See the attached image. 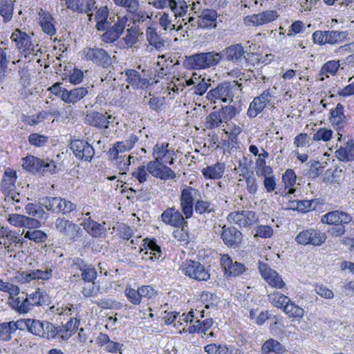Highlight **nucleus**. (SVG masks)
I'll use <instances>...</instances> for the list:
<instances>
[{"instance_id": "obj_22", "label": "nucleus", "mask_w": 354, "mask_h": 354, "mask_svg": "<svg viewBox=\"0 0 354 354\" xmlns=\"http://www.w3.org/2000/svg\"><path fill=\"white\" fill-rule=\"evenodd\" d=\"M146 39L149 42V46L147 47L148 52H151L153 48L158 51H162L165 48V41L159 35L157 30L151 27H148L146 30Z\"/></svg>"}, {"instance_id": "obj_30", "label": "nucleus", "mask_w": 354, "mask_h": 354, "mask_svg": "<svg viewBox=\"0 0 354 354\" xmlns=\"http://www.w3.org/2000/svg\"><path fill=\"white\" fill-rule=\"evenodd\" d=\"M199 19V26L201 28H207L210 27H216L215 21L217 18V12L214 10L205 9L198 17Z\"/></svg>"}, {"instance_id": "obj_24", "label": "nucleus", "mask_w": 354, "mask_h": 354, "mask_svg": "<svg viewBox=\"0 0 354 354\" xmlns=\"http://www.w3.org/2000/svg\"><path fill=\"white\" fill-rule=\"evenodd\" d=\"M221 263L225 274L228 276H239L245 270V266L243 263L237 261L233 262L232 259L227 254H224L221 257Z\"/></svg>"}, {"instance_id": "obj_34", "label": "nucleus", "mask_w": 354, "mask_h": 354, "mask_svg": "<svg viewBox=\"0 0 354 354\" xmlns=\"http://www.w3.org/2000/svg\"><path fill=\"white\" fill-rule=\"evenodd\" d=\"M22 160L24 169L32 173H39L41 164L44 163V159H40L33 156H28L23 158Z\"/></svg>"}, {"instance_id": "obj_38", "label": "nucleus", "mask_w": 354, "mask_h": 354, "mask_svg": "<svg viewBox=\"0 0 354 354\" xmlns=\"http://www.w3.org/2000/svg\"><path fill=\"white\" fill-rule=\"evenodd\" d=\"M269 301L276 308L283 309L290 301V298L283 294L274 291L268 295Z\"/></svg>"}, {"instance_id": "obj_17", "label": "nucleus", "mask_w": 354, "mask_h": 354, "mask_svg": "<svg viewBox=\"0 0 354 354\" xmlns=\"http://www.w3.org/2000/svg\"><path fill=\"white\" fill-rule=\"evenodd\" d=\"M147 169L153 176L162 180L174 179L176 177V174L171 168L156 159L147 163Z\"/></svg>"}, {"instance_id": "obj_51", "label": "nucleus", "mask_w": 354, "mask_h": 354, "mask_svg": "<svg viewBox=\"0 0 354 354\" xmlns=\"http://www.w3.org/2000/svg\"><path fill=\"white\" fill-rule=\"evenodd\" d=\"M26 212L37 218H46L47 214L41 207H37L33 203H28L25 207Z\"/></svg>"}, {"instance_id": "obj_10", "label": "nucleus", "mask_w": 354, "mask_h": 354, "mask_svg": "<svg viewBox=\"0 0 354 354\" xmlns=\"http://www.w3.org/2000/svg\"><path fill=\"white\" fill-rule=\"evenodd\" d=\"M180 270L186 276L197 281H207L210 277L208 270L196 261H187L181 266Z\"/></svg>"}, {"instance_id": "obj_45", "label": "nucleus", "mask_w": 354, "mask_h": 354, "mask_svg": "<svg viewBox=\"0 0 354 354\" xmlns=\"http://www.w3.org/2000/svg\"><path fill=\"white\" fill-rule=\"evenodd\" d=\"M108 11L106 7L100 8L95 15L97 20L96 28L98 30H104L106 28Z\"/></svg>"}, {"instance_id": "obj_43", "label": "nucleus", "mask_w": 354, "mask_h": 354, "mask_svg": "<svg viewBox=\"0 0 354 354\" xmlns=\"http://www.w3.org/2000/svg\"><path fill=\"white\" fill-rule=\"evenodd\" d=\"M139 35L140 28L138 26L133 24L131 28L127 29V35L124 38L127 46L131 47L133 45H134L138 41Z\"/></svg>"}, {"instance_id": "obj_6", "label": "nucleus", "mask_w": 354, "mask_h": 354, "mask_svg": "<svg viewBox=\"0 0 354 354\" xmlns=\"http://www.w3.org/2000/svg\"><path fill=\"white\" fill-rule=\"evenodd\" d=\"M41 204L53 213L66 214L75 209L76 205L61 197H45Z\"/></svg>"}, {"instance_id": "obj_9", "label": "nucleus", "mask_w": 354, "mask_h": 354, "mask_svg": "<svg viewBox=\"0 0 354 354\" xmlns=\"http://www.w3.org/2000/svg\"><path fill=\"white\" fill-rule=\"evenodd\" d=\"M199 195V191L192 187L185 186L180 192V205L186 218L192 216L194 207V199Z\"/></svg>"}, {"instance_id": "obj_21", "label": "nucleus", "mask_w": 354, "mask_h": 354, "mask_svg": "<svg viewBox=\"0 0 354 354\" xmlns=\"http://www.w3.org/2000/svg\"><path fill=\"white\" fill-rule=\"evenodd\" d=\"M179 210L176 209L174 207L167 208L161 214L162 221L171 226L180 227L183 224H187L185 221V216H183Z\"/></svg>"}, {"instance_id": "obj_13", "label": "nucleus", "mask_w": 354, "mask_h": 354, "mask_svg": "<svg viewBox=\"0 0 354 354\" xmlns=\"http://www.w3.org/2000/svg\"><path fill=\"white\" fill-rule=\"evenodd\" d=\"M259 272L263 279L272 288L284 290L286 285L277 271L265 263H259Z\"/></svg>"}, {"instance_id": "obj_28", "label": "nucleus", "mask_w": 354, "mask_h": 354, "mask_svg": "<svg viewBox=\"0 0 354 354\" xmlns=\"http://www.w3.org/2000/svg\"><path fill=\"white\" fill-rule=\"evenodd\" d=\"M196 214L200 216L211 215L214 216L216 214V207L211 202L203 200L201 198H196L194 203V209Z\"/></svg>"}, {"instance_id": "obj_48", "label": "nucleus", "mask_w": 354, "mask_h": 354, "mask_svg": "<svg viewBox=\"0 0 354 354\" xmlns=\"http://www.w3.org/2000/svg\"><path fill=\"white\" fill-rule=\"evenodd\" d=\"M25 238L33 241L37 243H44L47 239V234L41 230H28L24 235Z\"/></svg>"}, {"instance_id": "obj_49", "label": "nucleus", "mask_w": 354, "mask_h": 354, "mask_svg": "<svg viewBox=\"0 0 354 354\" xmlns=\"http://www.w3.org/2000/svg\"><path fill=\"white\" fill-rule=\"evenodd\" d=\"M307 175L311 178H315L321 175L324 171V167L319 161L310 160L308 162Z\"/></svg>"}, {"instance_id": "obj_25", "label": "nucleus", "mask_w": 354, "mask_h": 354, "mask_svg": "<svg viewBox=\"0 0 354 354\" xmlns=\"http://www.w3.org/2000/svg\"><path fill=\"white\" fill-rule=\"evenodd\" d=\"M124 28L125 21L123 19H118V21L102 35V40L106 43L116 41L124 32Z\"/></svg>"}, {"instance_id": "obj_3", "label": "nucleus", "mask_w": 354, "mask_h": 354, "mask_svg": "<svg viewBox=\"0 0 354 354\" xmlns=\"http://www.w3.org/2000/svg\"><path fill=\"white\" fill-rule=\"evenodd\" d=\"M16 180L15 171L6 170L1 184V191L5 195L6 202L21 203L22 200H25L24 197L14 192Z\"/></svg>"}, {"instance_id": "obj_64", "label": "nucleus", "mask_w": 354, "mask_h": 354, "mask_svg": "<svg viewBox=\"0 0 354 354\" xmlns=\"http://www.w3.org/2000/svg\"><path fill=\"white\" fill-rule=\"evenodd\" d=\"M205 351L207 354H226V346L210 344L205 347Z\"/></svg>"}, {"instance_id": "obj_44", "label": "nucleus", "mask_w": 354, "mask_h": 354, "mask_svg": "<svg viewBox=\"0 0 354 354\" xmlns=\"http://www.w3.org/2000/svg\"><path fill=\"white\" fill-rule=\"evenodd\" d=\"M46 321H40L39 319H30L28 326V331L37 336L42 337L44 331V326Z\"/></svg>"}, {"instance_id": "obj_29", "label": "nucleus", "mask_w": 354, "mask_h": 354, "mask_svg": "<svg viewBox=\"0 0 354 354\" xmlns=\"http://www.w3.org/2000/svg\"><path fill=\"white\" fill-rule=\"evenodd\" d=\"M64 92L63 101L67 104H75L87 95L88 90L85 87H78L70 91L66 89Z\"/></svg>"}, {"instance_id": "obj_26", "label": "nucleus", "mask_w": 354, "mask_h": 354, "mask_svg": "<svg viewBox=\"0 0 354 354\" xmlns=\"http://www.w3.org/2000/svg\"><path fill=\"white\" fill-rule=\"evenodd\" d=\"M8 303L10 307L19 314H26L32 309L30 301L28 297L22 298L21 297H12L8 298Z\"/></svg>"}, {"instance_id": "obj_31", "label": "nucleus", "mask_w": 354, "mask_h": 354, "mask_svg": "<svg viewBox=\"0 0 354 354\" xmlns=\"http://www.w3.org/2000/svg\"><path fill=\"white\" fill-rule=\"evenodd\" d=\"M10 39L15 43V46L19 50H23L25 47H28L30 45L31 37L19 28L14 30Z\"/></svg>"}, {"instance_id": "obj_12", "label": "nucleus", "mask_w": 354, "mask_h": 354, "mask_svg": "<svg viewBox=\"0 0 354 354\" xmlns=\"http://www.w3.org/2000/svg\"><path fill=\"white\" fill-rule=\"evenodd\" d=\"M55 227L57 232L70 241H75L80 237V227L75 223L64 218H57L55 222Z\"/></svg>"}, {"instance_id": "obj_47", "label": "nucleus", "mask_w": 354, "mask_h": 354, "mask_svg": "<svg viewBox=\"0 0 354 354\" xmlns=\"http://www.w3.org/2000/svg\"><path fill=\"white\" fill-rule=\"evenodd\" d=\"M188 5L183 0H174L170 9L173 12L175 17H183L187 12Z\"/></svg>"}, {"instance_id": "obj_11", "label": "nucleus", "mask_w": 354, "mask_h": 354, "mask_svg": "<svg viewBox=\"0 0 354 354\" xmlns=\"http://www.w3.org/2000/svg\"><path fill=\"white\" fill-rule=\"evenodd\" d=\"M233 89L234 86L230 82H224L211 89L207 93L206 98L211 103H216L218 100L223 102H232L234 97Z\"/></svg>"}, {"instance_id": "obj_20", "label": "nucleus", "mask_w": 354, "mask_h": 354, "mask_svg": "<svg viewBox=\"0 0 354 354\" xmlns=\"http://www.w3.org/2000/svg\"><path fill=\"white\" fill-rule=\"evenodd\" d=\"M352 217L348 214L342 211H332L323 215L321 221L323 223L333 225H344L349 223Z\"/></svg>"}, {"instance_id": "obj_32", "label": "nucleus", "mask_w": 354, "mask_h": 354, "mask_svg": "<svg viewBox=\"0 0 354 354\" xmlns=\"http://www.w3.org/2000/svg\"><path fill=\"white\" fill-rule=\"evenodd\" d=\"M286 351V348L279 342L274 339L266 341L261 346V354H282Z\"/></svg>"}, {"instance_id": "obj_5", "label": "nucleus", "mask_w": 354, "mask_h": 354, "mask_svg": "<svg viewBox=\"0 0 354 354\" xmlns=\"http://www.w3.org/2000/svg\"><path fill=\"white\" fill-rule=\"evenodd\" d=\"M219 53L221 54L222 57L225 56L226 60L235 64L241 62L243 57L245 59L247 62H250V61H259L257 54L248 53L245 55V51L241 44H236L226 47Z\"/></svg>"}, {"instance_id": "obj_18", "label": "nucleus", "mask_w": 354, "mask_h": 354, "mask_svg": "<svg viewBox=\"0 0 354 354\" xmlns=\"http://www.w3.org/2000/svg\"><path fill=\"white\" fill-rule=\"evenodd\" d=\"M221 238L228 248H236L241 245L243 236L236 227L224 225L222 227Z\"/></svg>"}, {"instance_id": "obj_37", "label": "nucleus", "mask_w": 354, "mask_h": 354, "mask_svg": "<svg viewBox=\"0 0 354 354\" xmlns=\"http://www.w3.org/2000/svg\"><path fill=\"white\" fill-rule=\"evenodd\" d=\"M62 169V164L50 159H44V163L41 164L40 172L43 175L48 174H56Z\"/></svg>"}, {"instance_id": "obj_54", "label": "nucleus", "mask_w": 354, "mask_h": 354, "mask_svg": "<svg viewBox=\"0 0 354 354\" xmlns=\"http://www.w3.org/2000/svg\"><path fill=\"white\" fill-rule=\"evenodd\" d=\"M132 156L126 155L122 156L121 159L115 160V165H117L118 168L120 171V174H124L126 171L129 169V167L131 164V158Z\"/></svg>"}, {"instance_id": "obj_55", "label": "nucleus", "mask_w": 354, "mask_h": 354, "mask_svg": "<svg viewBox=\"0 0 354 354\" xmlns=\"http://www.w3.org/2000/svg\"><path fill=\"white\" fill-rule=\"evenodd\" d=\"M209 82V79L205 80V78H203L202 80H200L199 78L196 85L192 88L194 93L199 95L205 93L207 89L210 86Z\"/></svg>"}, {"instance_id": "obj_7", "label": "nucleus", "mask_w": 354, "mask_h": 354, "mask_svg": "<svg viewBox=\"0 0 354 354\" xmlns=\"http://www.w3.org/2000/svg\"><path fill=\"white\" fill-rule=\"evenodd\" d=\"M295 240L298 244L303 245L320 246L326 241V235L319 230L308 228L300 232Z\"/></svg>"}, {"instance_id": "obj_41", "label": "nucleus", "mask_w": 354, "mask_h": 354, "mask_svg": "<svg viewBox=\"0 0 354 354\" xmlns=\"http://www.w3.org/2000/svg\"><path fill=\"white\" fill-rule=\"evenodd\" d=\"M283 311L290 318L295 319L301 318L303 317L304 314V309L299 307V306L296 305L294 302L291 301L290 300L283 309Z\"/></svg>"}, {"instance_id": "obj_63", "label": "nucleus", "mask_w": 354, "mask_h": 354, "mask_svg": "<svg viewBox=\"0 0 354 354\" xmlns=\"http://www.w3.org/2000/svg\"><path fill=\"white\" fill-rule=\"evenodd\" d=\"M126 296L128 299L133 304H139L141 301V297L139 289L127 288L125 290Z\"/></svg>"}, {"instance_id": "obj_60", "label": "nucleus", "mask_w": 354, "mask_h": 354, "mask_svg": "<svg viewBox=\"0 0 354 354\" xmlns=\"http://www.w3.org/2000/svg\"><path fill=\"white\" fill-rule=\"evenodd\" d=\"M126 81L133 87L138 86L140 80V73L134 69H128L125 71Z\"/></svg>"}, {"instance_id": "obj_46", "label": "nucleus", "mask_w": 354, "mask_h": 354, "mask_svg": "<svg viewBox=\"0 0 354 354\" xmlns=\"http://www.w3.org/2000/svg\"><path fill=\"white\" fill-rule=\"evenodd\" d=\"M223 122H224L218 111H214L206 117V127L209 129L216 128Z\"/></svg>"}, {"instance_id": "obj_14", "label": "nucleus", "mask_w": 354, "mask_h": 354, "mask_svg": "<svg viewBox=\"0 0 354 354\" xmlns=\"http://www.w3.org/2000/svg\"><path fill=\"white\" fill-rule=\"evenodd\" d=\"M70 148L75 156L82 160L90 162L95 154L92 145L84 140H72Z\"/></svg>"}, {"instance_id": "obj_61", "label": "nucleus", "mask_w": 354, "mask_h": 354, "mask_svg": "<svg viewBox=\"0 0 354 354\" xmlns=\"http://www.w3.org/2000/svg\"><path fill=\"white\" fill-rule=\"evenodd\" d=\"M297 176L292 169H287L282 176V182L285 185V188L292 187L295 184Z\"/></svg>"}, {"instance_id": "obj_52", "label": "nucleus", "mask_w": 354, "mask_h": 354, "mask_svg": "<svg viewBox=\"0 0 354 354\" xmlns=\"http://www.w3.org/2000/svg\"><path fill=\"white\" fill-rule=\"evenodd\" d=\"M169 144L167 142L157 143L153 149V156L156 160H162V158L169 152L168 149Z\"/></svg>"}, {"instance_id": "obj_23", "label": "nucleus", "mask_w": 354, "mask_h": 354, "mask_svg": "<svg viewBox=\"0 0 354 354\" xmlns=\"http://www.w3.org/2000/svg\"><path fill=\"white\" fill-rule=\"evenodd\" d=\"M114 119L115 118L111 115H108L107 113L92 112L86 115L88 123L100 129H107L109 124L112 123Z\"/></svg>"}, {"instance_id": "obj_36", "label": "nucleus", "mask_w": 354, "mask_h": 354, "mask_svg": "<svg viewBox=\"0 0 354 354\" xmlns=\"http://www.w3.org/2000/svg\"><path fill=\"white\" fill-rule=\"evenodd\" d=\"M0 238L3 239V245L8 252L13 251L15 247H17L18 245H21L23 243L21 239L12 232H8L5 235H1Z\"/></svg>"}, {"instance_id": "obj_27", "label": "nucleus", "mask_w": 354, "mask_h": 354, "mask_svg": "<svg viewBox=\"0 0 354 354\" xmlns=\"http://www.w3.org/2000/svg\"><path fill=\"white\" fill-rule=\"evenodd\" d=\"M337 158L341 162H352L354 160V141L348 140L343 146L335 151Z\"/></svg>"}, {"instance_id": "obj_4", "label": "nucleus", "mask_w": 354, "mask_h": 354, "mask_svg": "<svg viewBox=\"0 0 354 354\" xmlns=\"http://www.w3.org/2000/svg\"><path fill=\"white\" fill-rule=\"evenodd\" d=\"M113 1L117 6L126 9L133 24L143 23L148 19H151L147 12L140 8L138 0H113Z\"/></svg>"}, {"instance_id": "obj_59", "label": "nucleus", "mask_w": 354, "mask_h": 354, "mask_svg": "<svg viewBox=\"0 0 354 354\" xmlns=\"http://www.w3.org/2000/svg\"><path fill=\"white\" fill-rule=\"evenodd\" d=\"M28 141L30 145L40 147L47 142L48 138L38 133H32L28 137Z\"/></svg>"}, {"instance_id": "obj_58", "label": "nucleus", "mask_w": 354, "mask_h": 354, "mask_svg": "<svg viewBox=\"0 0 354 354\" xmlns=\"http://www.w3.org/2000/svg\"><path fill=\"white\" fill-rule=\"evenodd\" d=\"M58 333V328L49 322H46L42 337L48 339L55 338Z\"/></svg>"}, {"instance_id": "obj_1", "label": "nucleus", "mask_w": 354, "mask_h": 354, "mask_svg": "<svg viewBox=\"0 0 354 354\" xmlns=\"http://www.w3.org/2000/svg\"><path fill=\"white\" fill-rule=\"evenodd\" d=\"M221 59V54L214 51L198 53L186 57L184 65L190 69H206L216 66Z\"/></svg>"}, {"instance_id": "obj_56", "label": "nucleus", "mask_w": 354, "mask_h": 354, "mask_svg": "<svg viewBox=\"0 0 354 354\" xmlns=\"http://www.w3.org/2000/svg\"><path fill=\"white\" fill-rule=\"evenodd\" d=\"M263 109L264 108L262 106L261 104L259 103L256 97H254L249 106L247 113L250 118H255Z\"/></svg>"}, {"instance_id": "obj_16", "label": "nucleus", "mask_w": 354, "mask_h": 354, "mask_svg": "<svg viewBox=\"0 0 354 354\" xmlns=\"http://www.w3.org/2000/svg\"><path fill=\"white\" fill-rule=\"evenodd\" d=\"M230 223L238 225L239 227H248L254 223L257 218L255 212L250 210L232 212L227 217Z\"/></svg>"}, {"instance_id": "obj_42", "label": "nucleus", "mask_w": 354, "mask_h": 354, "mask_svg": "<svg viewBox=\"0 0 354 354\" xmlns=\"http://www.w3.org/2000/svg\"><path fill=\"white\" fill-rule=\"evenodd\" d=\"M339 60H330L325 63L320 71L319 75H325L328 77L329 75H334L339 68Z\"/></svg>"}, {"instance_id": "obj_8", "label": "nucleus", "mask_w": 354, "mask_h": 354, "mask_svg": "<svg viewBox=\"0 0 354 354\" xmlns=\"http://www.w3.org/2000/svg\"><path fill=\"white\" fill-rule=\"evenodd\" d=\"M82 56L86 61L108 68L111 65L112 59L109 53L103 48L97 47H86L82 50Z\"/></svg>"}, {"instance_id": "obj_33", "label": "nucleus", "mask_w": 354, "mask_h": 354, "mask_svg": "<svg viewBox=\"0 0 354 354\" xmlns=\"http://www.w3.org/2000/svg\"><path fill=\"white\" fill-rule=\"evenodd\" d=\"M224 169V165L217 162L214 165L203 168L202 169V174L205 178L218 179L222 177Z\"/></svg>"}, {"instance_id": "obj_62", "label": "nucleus", "mask_w": 354, "mask_h": 354, "mask_svg": "<svg viewBox=\"0 0 354 354\" xmlns=\"http://www.w3.org/2000/svg\"><path fill=\"white\" fill-rule=\"evenodd\" d=\"M32 271L34 279L48 280L52 277V270L50 268H46L44 270L37 269Z\"/></svg>"}, {"instance_id": "obj_15", "label": "nucleus", "mask_w": 354, "mask_h": 354, "mask_svg": "<svg viewBox=\"0 0 354 354\" xmlns=\"http://www.w3.org/2000/svg\"><path fill=\"white\" fill-rule=\"evenodd\" d=\"M330 113L329 122L337 131L338 140H340L343 135V129L347 125V119L344 113V106L338 103L335 109L330 110Z\"/></svg>"}, {"instance_id": "obj_19", "label": "nucleus", "mask_w": 354, "mask_h": 354, "mask_svg": "<svg viewBox=\"0 0 354 354\" xmlns=\"http://www.w3.org/2000/svg\"><path fill=\"white\" fill-rule=\"evenodd\" d=\"M279 17L275 10H266L258 14L247 16L244 19L245 24L248 26H262L274 21Z\"/></svg>"}, {"instance_id": "obj_50", "label": "nucleus", "mask_w": 354, "mask_h": 354, "mask_svg": "<svg viewBox=\"0 0 354 354\" xmlns=\"http://www.w3.org/2000/svg\"><path fill=\"white\" fill-rule=\"evenodd\" d=\"M13 328L10 322L0 324V340L10 341L12 339V335L15 333Z\"/></svg>"}, {"instance_id": "obj_39", "label": "nucleus", "mask_w": 354, "mask_h": 354, "mask_svg": "<svg viewBox=\"0 0 354 354\" xmlns=\"http://www.w3.org/2000/svg\"><path fill=\"white\" fill-rule=\"evenodd\" d=\"M100 284L97 281L84 282L82 286V294L85 297H95L100 293Z\"/></svg>"}, {"instance_id": "obj_2", "label": "nucleus", "mask_w": 354, "mask_h": 354, "mask_svg": "<svg viewBox=\"0 0 354 354\" xmlns=\"http://www.w3.org/2000/svg\"><path fill=\"white\" fill-rule=\"evenodd\" d=\"M347 31L344 30H316L312 35V39L315 44L324 46L339 45L346 40Z\"/></svg>"}, {"instance_id": "obj_40", "label": "nucleus", "mask_w": 354, "mask_h": 354, "mask_svg": "<svg viewBox=\"0 0 354 354\" xmlns=\"http://www.w3.org/2000/svg\"><path fill=\"white\" fill-rule=\"evenodd\" d=\"M13 7L12 0H0V15L3 17L4 22L11 20L13 15Z\"/></svg>"}, {"instance_id": "obj_57", "label": "nucleus", "mask_w": 354, "mask_h": 354, "mask_svg": "<svg viewBox=\"0 0 354 354\" xmlns=\"http://www.w3.org/2000/svg\"><path fill=\"white\" fill-rule=\"evenodd\" d=\"M333 131L325 128L319 129L313 137V140L315 141L322 140L328 141L332 137Z\"/></svg>"}, {"instance_id": "obj_35", "label": "nucleus", "mask_w": 354, "mask_h": 354, "mask_svg": "<svg viewBox=\"0 0 354 354\" xmlns=\"http://www.w3.org/2000/svg\"><path fill=\"white\" fill-rule=\"evenodd\" d=\"M26 295H27L28 300L30 301L32 308L35 306H42L48 301V296L46 291L40 288H37L31 294L26 293Z\"/></svg>"}, {"instance_id": "obj_53", "label": "nucleus", "mask_w": 354, "mask_h": 354, "mask_svg": "<svg viewBox=\"0 0 354 354\" xmlns=\"http://www.w3.org/2000/svg\"><path fill=\"white\" fill-rule=\"evenodd\" d=\"M313 201L305 200V201H295L292 202L291 208L296 209L301 212H307L310 210L314 209L312 207Z\"/></svg>"}]
</instances>
